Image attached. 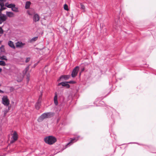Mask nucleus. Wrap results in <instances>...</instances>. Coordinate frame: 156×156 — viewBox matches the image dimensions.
<instances>
[{
	"instance_id": "f257e3e1",
	"label": "nucleus",
	"mask_w": 156,
	"mask_h": 156,
	"mask_svg": "<svg viewBox=\"0 0 156 156\" xmlns=\"http://www.w3.org/2000/svg\"><path fill=\"white\" fill-rule=\"evenodd\" d=\"M54 115V112H49L44 113L40 116L37 119L38 122L42 121L44 119L50 118L53 116Z\"/></svg>"
},
{
	"instance_id": "f03ea898",
	"label": "nucleus",
	"mask_w": 156,
	"mask_h": 156,
	"mask_svg": "<svg viewBox=\"0 0 156 156\" xmlns=\"http://www.w3.org/2000/svg\"><path fill=\"white\" fill-rule=\"evenodd\" d=\"M44 140L46 143L49 145L53 144L57 141L56 138L51 136H50L44 138Z\"/></svg>"
},
{
	"instance_id": "7ed1b4c3",
	"label": "nucleus",
	"mask_w": 156,
	"mask_h": 156,
	"mask_svg": "<svg viewBox=\"0 0 156 156\" xmlns=\"http://www.w3.org/2000/svg\"><path fill=\"white\" fill-rule=\"evenodd\" d=\"M12 137L11 140L10 141V144H12L16 141L18 139V135L17 132L14 131L13 134H12Z\"/></svg>"
},
{
	"instance_id": "20e7f679",
	"label": "nucleus",
	"mask_w": 156,
	"mask_h": 156,
	"mask_svg": "<svg viewBox=\"0 0 156 156\" xmlns=\"http://www.w3.org/2000/svg\"><path fill=\"white\" fill-rule=\"evenodd\" d=\"M2 101V103L5 106H7L9 104V101L7 96H3Z\"/></svg>"
},
{
	"instance_id": "39448f33",
	"label": "nucleus",
	"mask_w": 156,
	"mask_h": 156,
	"mask_svg": "<svg viewBox=\"0 0 156 156\" xmlns=\"http://www.w3.org/2000/svg\"><path fill=\"white\" fill-rule=\"evenodd\" d=\"M79 69V68L78 66H76L73 69L71 73L72 77H75L77 75Z\"/></svg>"
},
{
	"instance_id": "423d86ee",
	"label": "nucleus",
	"mask_w": 156,
	"mask_h": 156,
	"mask_svg": "<svg viewBox=\"0 0 156 156\" xmlns=\"http://www.w3.org/2000/svg\"><path fill=\"white\" fill-rule=\"evenodd\" d=\"M7 19V17L5 14H0V24L5 21Z\"/></svg>"
},
{
	"instance_id": "0eeeda50",
	"label": "nucleus",
	"mask_w": 156,
	"mask_h": 156,
	"mask_svg": "<svg viewBox=\"0 0 156 156\" xmlns=\"http://www.w3.org/2000/svg\"><path fill=\"white\" fill-rule=\"evenodd\" d=\"M80 137V136H78L77 137H75L73 138H72L71 140H70V141L68 143L66 146V147L65 148H67L68 147L67 146L69 145L70 144L73 143L79 139V138Z\"/></svg>"
},
{
	"instance_id": "6e6552de",
	"label": "nucleus",
	"mask_w": 156,
	"mask_h": 156,
	"mask_svg": "<svg viewBox=\"0 0 156 156\" xmlns=\"http://www.w3.org/2000/svg\"><path fill=\"white\" fill-rule=\"evenodd\" d=\"M70 77V76L69 75H62L60 76L58 80L57 81L58 82L60 81L62 79H64L65 80H66L69 79Z\"/></svg>"
},
{
	"instance_id": "1a4fd4ad",
	"label": "nucleus",
	"mask_w": 156,
	"mask_h": 156,
	"mask_svg": "<svg viewBox=\"0 0 156 156\" xmlns=\"http://www.w3.org/2000/svg\"><path fill=\"white\" fill-rule=\"evenodd\" d=\"M60 85H62V86L66 87L68 88L70 87V85L68 84L67 82H63L58 83V86H59Z\"/></svg>"
},
{
	"instance_id": "9d476101",
	"label": "nucleus",
	"mask_w": 156,
	"mask_h": 156,
	"mask_svg": "<svg viewBox=\"0 0 156 156\" xmlns=\"http://www.w3.org/2000/svg\"><path fill=\"white\" fill-rule=\"evenodd\" d=\"M33 21L34 22H36L39 21L40 19V17L37 14H35L33 16Z\"/></svg>"
},
{
	"instance_id": "9b49d317",
	"label": "nucleus",
	"mask_w": 156,
	"mask_h": 156,
	"mask_svg": "<svg viewBox=\"0 0 156 156\" xmlns=\"http://www.w3.org/2000/svg\"><path fill=\"white\" fill-rule=\"evenodd\" d=\"M16 47L22 48L25 45V44L22 42H18L16 43Z\"/></svg>"
},
{
	"instance_id": "f8f14e48",
	"label": "nucleus",
	"mask_w": 156,
	"mask_h": 156,
	"mask_svg": "<svg viewBox=\"0 0 156 156\" xmlns=\"http://www.w3.org/2000/svg\"><path fill=\"white\" fill-rule=\"evenodd\" d=\"M58 99V94L57 92H56L55 93V96L54 97V102L55 105H58V101L57 100Z\"/></svg>"
},
{
	"instance_id": "ddd939ff",
	"label": "nucleus",
	"mask_w": 156,
	"mask_h": 156,
	"mask_svg": "<svg viewBox=\"0 0 156 156\" xmlns=\"http://www.w3.org/2000/svg\"><path fill=\"white\" fill-rule=\"evenodd\" d=\"M5 6L9 8H11V9L13 7L16 6L14 4L11 3L9 4H8L7 3L5 4Z\"/></svg>"
},
{
	"instance_id": "4468645a",
	"label": "nucleus",
	"mask_w": 156,
	"mask_h": 156,
	"mask_svg": "<svg viewBox=\"0 0 156 156\" xmlns=\"http://www.w3.org/2000/svg\"><path fill=\"white\" fill-rule=\"evenodd\" d=\"M8 44L9 47L13 49H15V47L14 45L13 42L12 41H9L8 42Z\"/></svg>"
},
{
	"instance_id": "2eb2a0df",
	"label": "nucleus",
	"mask_w": 156,
	"mask_h": 156,
	"mask_svg": "<svg viewBox=\"0 0 156 156\" xmlns=\"http://www.w3.org/2000/svg\"><path fill=\"white\" fill-rule=\"evenodd\" d=\"M6 15L9 17H12L14 16V13L11 12L7 11Z\"/></svg>"
},
{
	"instance_id": "dca6fc26",
	"label": "nucleus",
	"mask_w": 156,
	"mask_h": 156,
	"mask_svg": "<svg viewBox=\"0 0 156 156\" xmlns=\"http://www.w3.org/2000/svg\"><path fill=\"white\" fill-rule=\"evenodd\" d=\"M31 4V2L29 1H27L26 3L25 8L26 9H27L29 8L30 5Z\"/></svg>"
},
{
	"instance_id": "f3484780",
	"label": "nucleus",
	"mask_w": 156,
	"mask_h": 156,
	"mask_svg": "<svg viewBox=\"0 0 156 156\" xmlns=\"http://www.w3.org/2000/svg\"><path fill=\"white\" fill-rule=\"evenodd\" d=\"M0 53H5V50L4 48V46L3 45H2L0 47Z\"/></svg>"
},
{
	"instance_id": "a211bd4d",
	"label": "nucleus",
	"mask_w": 156,
	"mask_h": 156,
	"mask_svg": "<svg viewBox=\"0 0 156 156\" xmlns=\"http://www.w3.org/2000/svg\"><path fill=\"white\" fill-rule=\"evenodd\" d=\"M12 10L15 12H19L18 8L17 7H16L15 6L13 7L12 8Z\"/></svg>"
},
{
	"instance_id": "6ab92c4d",
	"label": "nucleus",
	"mask_w": 156,
	"mask_h": 156,
	"mask_svg": "<svg viewBox=\"0 0 156 156\" xmlns=\"http://www.w3.org/2000/svg\"><path fill=\"white\" fill-rule=\"evenodd\" d=\"M29 66H28L26 67L24 70H23V75H25L26 74L27 72L29 69Z\"/></svg>"
},
{
	"instance_id": "aec40b11",
	"label": "nucleus",
	"mask_w": 156,
	"mask_h": 156,
	"mask_svg": "<svg viewBox=\"0 0 156 156\" xmlns=\"http://www.w3.org/2000/svg\"><path fill=\"white\" fill-rule=\"evenodd\" d=\"M38 37H34L33 38H32L30 40V42H33L35 41H36L38 39Z\"/></svg>"
},
{
	"instance_id": "412c9836",
	"label": "nucleus",
	"mask_w": 156,
	"mask_h": 156,
	"mask_svg": "<svg viewBox=\"0 0 156 156\" xmlns=\"http://www.w3.org/2000/svg\"><path fill=\"white\" fill-rule=\"evenodd\" d=\"M0 65L2 66H5L6 65L5 62L2 60L0 61Z\"/></svg>"
},
{
	"instance_id": "4be33fe9",
	"label": "nucleus",
	"mask_w": 156,
	"mask_h": 156,
	"mask_svg": "<svg viewBox=\"0 0 156 156\" xmlns=\"http://www.w3.org/2000/svg\"><path fill=\"white\" fill-rule=\"evenodd\" d=\"M38 104V102H37L35 105V107L37 109H39L40 107V106L41 105V103H39V104Z\"/></svg>"
},
{
	"instance_id": "5701e85b",
	"label": "nucleus",
	"mask_w": 156,
	"mask_h": 156,
	"mask_svg": "<svg viewBox=\"0 0 156 156\" xmlns=\"http://www.w3.org/2000/svg\"><path fill=\"white\" fill-rule=\"evenodd\" d=\"M10 107H9L8 108V109H6L5 110L4 112V115L5 116L6 114L8 113V112H9V110H10Z\"/></svg>"
},
{
	"instance_id": "b1692460",
	"label": "nucleus",
	"mask_w": 156,
	"mask_h": 156,
	"mask_svg": "<svg viewBox=\"0 0 156 156\" xmlns=\"http://www.w3.org/2000/svg\"><path fill=\"white\" fill-rule=\"evenodd\" d=\"M42 94H41V95L40 96L39 99L38 100L37 102H38L37 104H39V103H41V99H42Z\"/></svg>"
},
{
	"instance_id": "393cba45",
	"label": "nucleus",
	"mask_w": 156,
	"mask_h": 156,
	"mask_svg": "<svg viewBox=\"0 0 156 156\" xmlns=\"http://www.w3.org/2000/svg\"><path fill=\"white\" fill-rule=\"evenodd\" d=\"M0 59L2 60H7L6 57L4 55H3L2 56H1L0 58Z\"/></svg>"
},
{
	"instance_id": "a878e982",
	"label": "nucleus",
	"mask_w": 156,
	"mask_h": 156,
	"mask_svg": "<svg viewBox=\"0 0 156 156\" xmlns=\"http://www.w3.org/2000/svg\"><path fill=\"white\" fill-rule=\"evenodd\" d=\"M64 9H65V10L68 11L69 10L68 5L66 4H65L64 5Z\"/></svg>"
},
{
	"instance_id": "bb28decb",
	"label": "nucleus",
	"mask_w": 156,
	"mask_h": 156,
	"mask_svg": "<svg viewBox=\"0 0 156 156\" xmlns=\"http://www.w3.org/2000/svg\"><path fill=\"white\" fill-rule=\"evenodd\" d=\"M67 82L68 83H69L70 84H74L76 83L75 81H73V80L68 81V82Z\"/></svg>"
},
{
	"instance_id": "cd10ccee",
	"label": "nucleus",
	"mask_w": 156,
	"mask_h": 156,
	"mask_svg": "<svg viewBox=\"0 0 156 156\" xmlns=\"http://www.w3.org/2000/svg\"><path fill=\"white\" fill-rule=\"evenodd\" d=\"M30 58H27L25 60V62L26 63L28 62H29L30 61Z\"/></svg>"
},
{
	"instance_id": "c85d7f7f",
	"label": "nucleus",
	"mask_w": 156,
	"mask_h": 156,
	"mask_svg": "<svg viewBox=\"0 0 156 156\" xmlns=\"http://www.w3.org/2000/svg\"><path fill=\"white\" fill-rule=\"evenodd\" d=\"M3 33V31L1 27H0V34H2Z\"/></svg>"
},
{
	"instance_id": "c756f323",
	"label": "nucleus",
	"mask_w": 156,
	"mask_h": 156,
	"mask_svg": "<svg viewBox=\"0 0 156 156\" xmlns=\"http://www.w3.org/2000/svg\"><path fill=\"white\" fill-rule=\"evenodd\" d=\"M2 6H4V4L3 2H0V7H1Z\"/></svg>"
},
{
	"instance_id": "7c9ffc66",
	"label": "nucleus",
	"mask_w": 156,
	"mask_h": 156,
	"mask_svg": "<svg viewBox=\"0 0 156 156\" xmlns=\"http://www.w3.org/2000/svg\"><path fill=\"white\" fill-rule=\"evenodd\" d=\"M81 8L82 9H84L85 8V6L82 4H81Z\"/></svg>"
},
{
	"instance_id": "2f4dec72",
	"label": "nucleus",
	"mask_w": 156,
	"mask_h": 156,
	"mask_svg": "<svg viewBox=\"0 0 156 156\" xmlns=\"http://www.w3.org/2000/svg\"><path fill=\"white\" fill-rule=\"evenodd\" d=\"M81 72H82L84 70L85 68L84 67H83V68H81Z\"/></svg>"
},
{
	"instance_id": "473e14b6",
	"label": "nucleus",
	"mask_w": 156,
	"mask_h": 156,
	"mask_svg": "<svg viewBox=\"0 0 156 156\" xmlns=\"http://www.w3.org/2000/svg\"><path fill=\"white\" fill-rule=\"evenodd\" d=\"M1 7L2 8V9L3 10H5L6 9V8L4 7V6H2Z\"/></svg>"
},
{
	"instance_id": "72a5a7b5",
	"label": "nucleus",
	"mask_w": 156,
	"mask_h": 156,
	"mask_svg": "<svg viewBox=\"0 0 156 156\" xmlns=\"http://www.w3.org/2000/svg\"><path fill=\"white\" fill-rule=\"evenodd\" d=\"M14 90V88L13 87H10V90L11 91L12 90Z\"/></svg>"
},
{
	"instance_id": "f704fd0d",
	"label": "nucleus",
	"mask_w": 156,
	"mask_h": 156,
	"mask_svg": "<svg viewBox=\"0 0 156 156\" xmlns=\"http://www.w3.org/2000/svg\"><path fill=\"white\" fill-rule=\"evenodd\" d=\"M3 10H2V8L1 7V8L0 9V14H2V11Z\"/></svg>"
},
{
	"instance_id": "c9c22d12",
	"label": "nucleus",
	"mask_w": 156,
	"mask_h": 156,
	"mask_svg": "<svg viewBox=\"0 0 156 156\" xmlns=\"http://www.w3.org/2000/svg\"><path fill=\"white\" fill-rule=\"evenodd\" d=\"M0 93L1 94H3L4 93V92L1 90H0Z\"/></svg>"
},
{
	"instance_id": "e433bc0d",
	"label": "nucleus",
	"mask_w": 156,
	"mask_h": 156,
	"mask_svg": "<svg viewBox=\"0 0 156 156\" xmlns=\"http://www.w3.org/2000/svg\"><path fill=\"white\" fill-rule=\"evenodd\" d=\"M0 1L1 2H3L4 3V2H5L6 1V0H0Z\"/></svg>"
},
{
	"instance_id": "4c0bfd02",
	"label": "nucleus",
	"mask_w": 156,
	"mask_h": 156,
	"mask_svg": "<svg viewBox=\"0 0 156 156\" xmlns=\"http://www.w3.org/2000/svg\"><path fill=\"white\" fill-rule=\"evenodd\" d=\"M29 74L28 75V74L27 75L28 81H29Z\"/></svg>"
},
{
	"instance_id": "58836bf2",
	"label": "nucleus",
	"mask_w": 156,
	"mask_h": 156,
	"mask_svg": "<svg viewBox=\"0 0 156 156\" xmlns=\"http://www.w3.org/2000/svg\"><path fill=\"white\" fill-rule=\"evenodd\" d=\"M63 28H64V30L65 31H66V32L68 30L66 28L64 27Z\"/></svg>"
},
{
	"instance_id": "ea45409f",
	"label": "nucleus",
	"mask_w": 156,
	"mask_h": 156,
	"mask_svg": "<svg viewBox=\"0 0 156 156\" xmlns=\"http://www.w3.org/2000/svg\"><path fill=\"white\" fill-rule=\"evenodd\" d=\"M2 69L1 68H0V73L2 72Z\"/></svg>"
},
{
	"instance_id": "a19ab883",
	"label": "nucleus",
	"mask_w": 156,
	"mask_h": 156,
	"mask_svg": "<svg viewBox=\"0 0 156 156\" xmlns=\"http://www.w3.org/2000/svg\"><path fill=\"white\" fill-rule=\"evenodd\" d=\"M53 156V155H50V156Z\"/></svg>"
},
{
	"instance_id": "79ce46f5",
	"label": "nucleus",
	"mask_w": 156,
	"mask_h": 156,
	"mask_svg": "<svg viewBox=\"0 0 156 156\" xmlns=\"http://www.w3.org/2000/svg\"><path fill=\"white\" fill-rule=\"evenodd\" d=\"M80 74H81V73H80Z\"/></svg>"
},
{
	"instance_id": "37998d69",
	"label": "nucleus",
	"mask_w": 156,
	"mask_h": 156,
	"mask_svg": "<svg viewBox=\"0 0 156 156\" xmlns=\"http://www.w3.org/2000/svg\"><path fill=\"white\" fill-rule=\"evenodd\" d=\"M1 84H0V86H1Z\"/></svg>"
}]
</instances>
